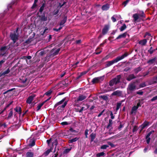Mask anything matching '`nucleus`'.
Instances as JSON below:
<instances>
[{
	"label": "nucleus",
	"mask_w": 157,
	"mask_h": 157,
	"mask_svg": "<svg viewBox=\"0 0 157 157\" xmlns=\"http://www.w3.org/2000/svg\"><path fill=\"white\" fill-rule=\"evenodd\" d=\"M59 9H57L56 10H54L53 12V15H56L59 12Z\"/></svg>",
	"instance_id": "obj_43"
},
{
	"label": "nucleus",
	"mask_w": 157,
	"mask_h": 157,
	"mask_svg": "<svg viewBox=\"0 0 157 157\" xmlns=\"http://www.w3.org/2000/svg\"><path fill=\"white\" fill-rule=\"evenodd\" d=\"M135 78V76L133 74L129 75L127 78L126 79L128 81H130L132 79Z\"/></svg>",
	"instance_id": "obj_20"
},
{
	"label": "nucleus",
	"mask_w": 157,
	"mask_h": 157,
	"mask_svg": "<svg viewBox=\"0 0 157 157\" xmlns=\"http://www.w3.org/2000/svg\"><path fill=\"white\" fill-rule=\"evenodd\" d=\"M60 50V48H58V49L56 50L54 52L53 54V55L54 56H56V55H57L58 54Z\"/></svg>",
	"instance_id": "obj_36"
},
{
	"label": "nucleus",
	"mask_w": 157,
	"mask_h": 157,
	"mask_svg": "<svg viewBox=\"0 0 157 157\" xmlns=\"http://www.w3.org/2000/svg\"><path fill=\"white\" fill-rule=\"evenodd\" d=\"M154 51V50H152V47H151L150 48V49L148 50V52H149V53L150 54H151Z\"/></svg>",
	"instance_id": "obj_57"
},
{
	"label": "nucleus",
	"mask_w": 157,
	"mask_h": 157,
	"mask_svg": "<svg viewBox=\"0 0 157 157\" xmlns=\"http://www.w3.org/2000/svg\"><path fill=\"white\" fill-rule=\"evenodd\" d=\"M26 157H33L34 154L33 152L28 151L26 154Z\"/></svg>",
	"instance_id": "obj_22"
},
{
	"label": "nucleus",
	"mask_w": 157,
	"mask_h": 157,
	"mask_svg": "<svg viewBox=\"0 0 157 157\" xmlns=\"http://www.w3.org/2000/svg\"><path fill=\"white\" fill-rule=\"evenodd\" d=\"M157 100V95L156 96L154 97L151 100V101H152Z\"/></svg>",
	"instance_id": "obj_59"
},
{
	"label": "nucleus",
	"mask_w": 157,
	"mask_h": 157,
	"mask_svg": "<svg viewBox=\"0 0 157 157\" xmlns=\"http://www.w3.org/2000/svg\"><path fill=\"white\" fill-rule=\"evenodd\" d=\"M32 57L31 56H23L22 59L26 60L27 61V59L29 60Z\"/></svg>",
	"instance_id": "obj_38"
},
{
	"label": "nucleus",
	"mask_w": 157,
	"mask_h": 157,
	"mask_svg": "<svg viewBox=\"0 0 157 157\" xmlns=\"http://www.w3.org/2000/svg\"><path fill=\"white\" fill-rule=\"evenodd\" d=\"M35 97L36 95L34 94L29 96L26 100V103L28 104H31Z\"/></svg>",
	"instance_id": "obj_8"
},
{
	"label": "nucleus",
	"mask_w": 157,
	"mask_h": 157,
	"mask_svg": "<svg viewBox=\"0 0 157 157\" xmlns=\"http://www.w3.org/2000/svg\"><path fill=\"white\" fill-rule=\"evenodd\" d=\"M10 70L9 68H8L6 70L3 72H1L0 73V77L2 76H4L8 74L10 72Z\"/></svg>",
	"instance_id": "obj_14"
},
{
	"label": "nucleus",
	"mask_w": 157,
	"mask_h": 157,
	"mask_svg": "<svg viewBox=\"0 0 157 157\" xmlns=\"http://www.w3.org/2000/svg\"><path fill=\"white\" fill-rule=\"evenodd\" d=\"M40 20L41 21H45L47 20V16H45V14L44 13L43 14L39 16Z\"/></svg>",
	"instance_id": "obj_10"
},
{
	"label": "nucleus",
	"mask_w": 157,
	"mask_h": 157,
	"mask_svg": "<svg viewBox=\"0 0 157 157\" xmlns=\"http://www.w3.org/2000/svg\"><path fill=\"white\" fill-rule=\"evenodd\" d=\"M155 58L153 59H151V60H149L147 63L149 64H153L155 63Z\"/></svg>",
	"instance_id": "obj_37"
},
{
	"label": "nucleus",
	"mask_w": 157,
	"mask_h": 157,
	"mask_svg": "<svg viewBox=\"0 0 157 157\" xmlns=\"http://www.w3.org/2000/svg\"><path fill=\"white\" fill-rule=\"evenodd\" d=\"M154 131H151L146 136V138H150L149 136L151 135V134H152L154 132Z\"/></svg>",
	"instance_id": "obj_48"
},
{
	"label": "nucleus",
	"mask_w": 157,
	"mask_h": 157,
	"mask_svg": "<svg viewBox=\"0 0 157 157\" xmlns=\"http://www.w3.org/2000/svg\"><path fill=\"white\" fill-rule=\"evenodd\" d=\"M45 3H43L42 6L40 7V8L39 11L40 12L42 13L43 10H44V8L45 6Z\"/></svg>",
	"instance_id": "obj_29"
},
{
	"label": "nucleus",
	"mask_w": 157,
	"mask_h": 157,
	"mask_svg": "<svg viewBox=\"0 0 157 157\" xmlns=\"http://www.w3.org/2000/svg\"><path fill=\"white\" fill-rule=\"evenodd\" d=\"M78 139V138L77 137H75L74 138L69 140L68 141V143H73L77 141Z\"/></svg>",
	"instance_id": "obj_24"
},
{
	"label": "nucleus",
	"mask_w": 157,
	"mask_h": 157,
	"mask_svg": "<svg viewBox=\"0 0 157 157\" xmlns=\"http://www.w3.org/2000/svg\"><path fill=\"white\" fill-rule=\"evenodd\" d=\"M104 77L103 76L94 78L91 81L92 84H94L100 82L101 81H102L104 79Z\"/></svg>",
	"instance_id": "obj_4"
},
{
	"label": "nucleus",
	"mask_w": 157,
	"mask_h": 157,
	"mask_svg": "<svg viewBox=\"0 0 157 157\" xmlns=\"http://www.w3.org/2000/svg\"><path fill=\"white\" fill-rule=\"evenodd\" d=\"M104 154L105 153L104 152H102L97 154L96 155V156L97 157H100L101 156H103L104 155Z\"/></svg>",
	"instance_id": "obj_39"
},
{
	"label": "nucleus",
	"mask_w": 157,
	"mask_h": 157,
	"mask_svg": "<svg viewBox=\"0 0 157 157\" xmlns=\"http://www.w3.org/2000/svg\"><path fill=\"white\" fill-rule=\"evenodd\" d=\"M99 98L106 101H107L108 100L107 95H101L99 96Z\"/></svg>",
	"instance_id": "obj_26"
},
{
	"label": "nucleus",
	"mask_w": 157,
	"mask_h": 157,
	"mask_svg": "<svg viewBox=\"0 0 157 157\" xmlns=\"http://www.w3.org/2000/svg\"><path fill=\"white\" fill-rule=\"evenodd\" d=\"M69 124L68 123V122H67L66 121H64V122H62L61 123V124L63 125H67L68 124Z\"/></svg>",
	"instance_id": "obj_58"
},
{
	"label": "nucleus",
	"mask_w": 157,
	"mask_h": 157,
	"mask_svg": "<svg viewBox=\"0 0 157 157\" xmlns=\"http://www.w3.org/2000/svg\"><path fill=\"white\" fill-rule=\"evenodd\" d=\"M133 17L134 21H137L139 18V15L138 14L136 13L133 15Z\"/></svg>",
	"instance_id": "obj_31"
},
{
	"label": "nucleus",
	"mask_w": 157,
	"mask_h": 157,
	"mask_svg": "<svg viewBox=\"0 0 157 157\" xmlns=\"http://www.w3.org/2000/svg\"><path fill=\"white\" fill-rule=\"evenodd\" d=\"M66 2H64L63 3V4H61V3H59V6L60 7V8H61V7H62L63 6V5L66 3Z\"/></svg>",
	"instance_id": "obj_62"
},
{
	"label": "nucleus",
	"mask_w": 157,
	"mask_h": 157,
	"mask_svg": "<svg viewBox=\"0 0 157 157\" xmlns=\"http://www.w3.org/2000/svg\"><path fill=\"white\" fill-rule=\"evenodd\" d=\"M85 107H82L81 108V109H80L79 111V113H82V111L83 110H86V109H84Z\"/></svg>",
	"instance_id": "obj_55"
},
{
	"label": "nucleus",
	"mask_w": 157,
	"mask_h": 157,
	"mask_svg": "<svg viewBox=\"0 0 157 157\" xmlns=\"http://www.w3.org/2000/svg\"><path fill=\"white\" fill-rule=\"evenodd\" d=\"M101 9L103 10H107L108 9V4L103 5L101 7Z\"/></svg>",
	"instance_id": "obj_30"
},
{
	"label": "nucleus",
	"mask_w": 157,
	"mask_h": 157,
	"mask_svg": "<svg viewBox=\"0 0 157 157\" xmlns=\"http://www.w3.org/2000/svg\"><path fill=\"white\" fill-rule=\"evenodd\" d=\"M6 59H4L0 61V66L1 67L2 64L4 63L6 61Z\"/></svg>",
	"instance_id": "obj_46"
},
{
	"label": "nucleus",
	"mask_w": 157,
	"mask_h": 157,
	"mask_svg": "<svg viewBox=\"0 0 157 157\" xmlns=\"http://www.w3.org/2000/svg\"><path fill=\"white\" fill-rule=\"evenodd\" d=\"M127 54L125 53L122 55L121 56L117 57L116 59L111 61H109V66L111 65L114 63H117L118 61L123 59L124 57L127 56Z\"/></svg>",
	"instance_id": "obj_1"
},
{
	"label": "nucleus",
	"mask_w": 157,
	"mask_h": 157,
	"mask_svg": "<svg viewBox=\"0 0 157 157\" xmlns=\"http://www.w3.org/2000/svg\"><path fill=\"white\" fill-rule=\"evenodd\" d=\"M69 130L70 132H74L75 133H77L78 132L74 130L72 128H71L69 129Z\"/></svg>",
	"instance_id": "obj_50"
},
{
	"label": "nucleus",
	"mask_w": 157,
	"mask_h": 157,
	"mask_svg": "<svg viewBox=\"0 0 157 157\" xmlns=\"http://www.w3.org/2000/svg\"><path fill=\"white\" fill-rule=\"evenodd\" d=\"M141 70V68L140 67H138L134 69V71L135 73L136 74L139 72Z\"/></svg>",
	"instance_id": "obj_34"
},
{
	"label": "nucleus",
	"mask_w": 157,
	"mask_h": 157,
	"mask_svg": "<svg viewBox=\"0 0 157 157\" xmlns=\"http://www.w3.org/2000/svg\"><path fill=\"white\" fill-rule=\"evenodd\" d=\"M126 28V26L125 24H123L122 26L120 28V30L121 31H122L124 30Z\"/></svg>",
	"instance_id": "obj_40"
},
{
	"label": "nucleus",
	"mask_w": 157,
	"mask_h": 157,
	"mask_svg": "<svg viewBox=\"0 0 157 157\" xmlns=\"http://www.w3.org/2000/svg\"><path fill=\"white\" fill-rule=\"evenodd\" d=\"M107 40L106 39V40H105L101 44H100V46H101V47H102L103 46L104 44H105L106 43V42H107Z\"/></svg>",
	"instance_id": "obj_52"
},
{
	"label": "nucleus",
	"mask_w": 157,
	"mask_h": 157,
	"mask_svg": "<svg viewBox=\"0 0 157 157\" xmlns=\"http://www.w3.org/2000/svg\"><path fill=\"white\" fill-rule=\"evenodd\" d=\"M87 73V72L86 71H83V72H81L80 74V75L82 76V75L86 74Z\"/></svg>",
	"instance_id": "obj_63"
},
{
	"label": "nucleus",
	"mask_w": 157,
	"mask_h": 157,
	"mask_svg": "<svg viewBox=\"0 0 157 157\" xmlns=\"http://www.w3.org/2000/svg\"><path fill=\"white\" fill-rule=\"evenodd\" d=\"M10 112L8 114V117L6 118L8 119H10L13 117V109L11 108L10 110Z\"/></svg>",
	"instance_id": "obj_19"
},
{
	"label": "nucleus",
	"mask_w": 157,
	"mask_h": 157,
	"mask_svg": "<svg viewBox=\"0 0 157 157\" xmlns=\"http://www.w3.org/2000/svg\"><path fill=\"white\" fill-rule=\"evenodd\" d=\"M87 98V96L84 95H79L77 98V101H81Z\"/></svg>",
	"instance_id": "obj_12"
},
{
	"label": "nucleus",
	"mask_w": 157,
	"mask_h": 157,
	"mask_svg": "<svg viewBox=\"0 0 157 157\" xmlns=\"http://www.w3.org/2000/svg\"><path fill=\"white\" fill-rule=\"evenodd\" d=\"M116 16L114 15L111 17V19L113 22H115V21H116Z\"/></svg>",
	"instance_id": "obj_51"
},
{
	"label": "nucleus",
	"mask_w": 157,
	"mask_h": 157,
	"mask_svg": "<svg viewBox=\"0 0 157 157\" xmlns=\"http://www.w3.org/2000/svg\"><path fill=\"white\" fill-rule=\"evenodd\" d=\"M138 109V107H137L136 106H134L132 109V113L135 112Z\"/></svg>",
	"instance_id": "obj_42"
},
{
	"label": "nucleus",
	"mask_w": 157,
	"mask_h": 157,
	"mask_svg": "<svg viewBox=\"0 0 157 157\" xmlns=\"http://www.w3.org/2000/svg\"><path fill=\"white\" fill-rule=\"evenodd\" d=\"M8 49L7 47L5 46L2 47L0 48V51L1 53H0V56H5L6 53V52L7 51Z\"/></svg>",
	"instance_id": "obj_7"
},
{
	"label": "nucleus",
	"mask_w": 157,
	"mask_h": 157,
	"mask_svg": "<svg viewBox=\"0 0 157 157\" xmlns=\"http://www.w3.org/2000/svg\"><path fill=\"white\" fill-rule=\"evenodd\" d=\"M149 123V122L145 121L144 123L140 126L141 129L140 131L144 129L145 127L148 126Z\"/></svg>",
	"instance_id": "obj_16"
},
{
	"label": "nucleus",
	"mask_w": 157,
	"mask_h": 157,
	"mask_svg": "<svg viewBox=\"0 0 157 157\" xmlns=\"http://www.w3.org/2000/svg\"><path fill=\"white\" fill-rule=\"evenodd\" d=\"M71 149L67 148L65 149L63 151L64 153H67L69 152L71 150Z\"/></svg>",
	"instance_id": "obj_49"
},
{
	"label": "nucleus",
	"mask_w": 157,
	"mask_h": 157,
	"mask_svg": "<svg viewBox=\"0 0 157 157\" xmlns=\"http://www.w3.org/2000/svg\"><path fill=\"white\" fill-rule=\"evenodd\" d=\"M67 103V101H65L64 104L61 105L59 106L57 108V110L59 112L62 111L63 110V108L65 107Z\"/></svg>",
	"instance_id": "obj_9"
},
{
	"label": "nucleus",
	"mask_w": 157,
	"mask_h": 157,
	"mask_svg": "<svg viewBox=\"0 0 157 157\" xmlns=\"http://www.w3.org/2000/svg\"><path fill=\"white\" fill-rule=\"evenodd\" d=\"M108 31V25H106L102 30V34L105 35L106 34Z\"/></svg>",
	"instance_id": "obj_18"
},
{
	"label": "nucleus",
	"mask_w": 157,
	"mask_h": 157,
	"mask_svg": "<svg viewBox=\"0 0 157 157\" xmlns=\"http://www.w3.org/2000/svg\"><path fill=\"white\" fill-rule=\"evenodd\" d=\"M148 36L149 37H151V38L152 37L151 36V34L148 33H146V34L144 36V37H146V36Z\"/></svg>",
	"instance_id": "obj_53"
},
{
	"label": "nucleus",
	"mask_w": 157,
	"mask_h": 157,
	"mask_svg": "<svg viewBox=\"0 0 157 157\" xmlns=\"http://www.w3.org/2000/svg\"><path fill=\"white\" fill-rule=\"evenodd\" d=\"M52 90H48V91H47V92H46L44 94V95H45L48 96H49L51 94H52Z\"/></svg>",
	"instance_id": "obj_35"
},
{
	"label": "nucleus",
	"mask_w": 157,
	"mask_h": 157,
	"mask_svg": "<svg viewBox=\"0 0 157 157\" xmlns=\"http://www.w3.org/2000/svg\"><path fill=\"white\" fill-rule=\"evenodd\" d=\"M67 17L66 15H64V17L63 19L59 23V25L61 26H64V24L66 23L67 20Z\"/></svg>",
	"instance_id": "obj_11"
},
{
	"label": "nucleus",
	"mask_w": 157,
	"mask_h": 157,
	"mask_svg": "<svg viewBox=\"0 0 157 157\" xmlns=\"http://www.w3.org/2000/svg\"><path fill=\"white\" fill-rule=\"evenodd\" d=\"M35 140H33L29 144V146L31 147H33L35 145Z\"/></svg>",
	"instance_id": "obj_41"
},
{
	"label": "nucleus",
	"mask_w": 157,
	"mask_h": 157,
	"mask_svg": "<svg viewBox=\"0 0 157 157\" xmlns=\"http://www.w3.org/2000/svg\"><path fill=\"white\" fill-rule=\"evenodd\" d=\"M110 117L112 119H113L114 118V116L113 115V114L112 112L111 111H110Z\"/></svg>",
	"instance_id": "obj_56"
},
{
	"label": "nucleus",
	"mask_w": 157,
	"mask_h": 157,
	"mask_svg": "<svg viewBox=\"0 0 157 157\" xmlns=\"http://www.w3.org/2000/svg\"><path fill=\"white\" fill-rule=\"evenodd\" d=\"M44 103L42 102L39 104L37 107V109H36V111H38L40 109L41 107L44 105Z\"/></svg>",
	"instance_id": "obj_32"
},
{
	"label": "nucleus",
	"mask_w": 157,
	"mask_h": 157,
	"mask_svg": "<svg viewBox=\"0 0 157 157\" xmlns=\"http://www.w3.org/2000/svg\"><path fill=\"white\" fill-rule=\"evenodd\" d=\"M47 144L49 145V144L50 143H52V147L54 145L55 146V147L54 148V150L53 151V153H55L56 151V147L58 144V141L57 139H52L51 138L50 139H49L48 140H47Z\"/></svg>",
	"instance_id": "obj_2"
},
{
	"label": "nucleus",
	"mask_w": 157,
	"mask_h": 157,
	"mask_svg": "<svg viewBox=\"0 0 157 157\" xmlns=\"http://www.w3.org/2000/svg\"><path fill=\"white\" fill-rule=\"evenodd\" d=\"M108 147V145H102L101 147V149H106L107 147Z\"/></svg>",
	"instance_id": "obj_47"
},
{
	"label": "nucleus",
	"mask_w": 157,
	"mask_h": 157,
	"mask_svg": "<svg viewBox=\"0 0 157 157\" xmlns=\"http://www.w3.org/2000/svg\"><path fill=\"white\" fill-rule=\"evenodd\" d=\"M37 6L36 3H34L32 6L31 7V9H33L35 8Z\"/></svg>",
	"instance_id": "obj_60"
},
{
	"label": "nucleus",
	"mask_w": 157,
	"mask_h": 157,
	"mask_svg": "<svg viewBox=\"0 0 157 157\" xmlns=\"http://www.w3.org/2000/svg\"><path fill=\"white\" fill-rule=\"evenodd\" d=\"M121 76L119 75L117 76L116 78L113 79L110 81L109 85L110 86H113L114 84H116L119 83L120 81Z\"/></svg>",
	"instance_id": "obj_3"
},
{
	"label": "nucleus",
	"mask_w": 157,
	"mask_h": 157,
	"mask_svg": "<svg viewBox=\"0 0 157 157\" xmlns=\"http://www.w3.org/2000/svg\"><path fill=\"white\" fill-rule=\"evenodd\" d=\"M21 82L23 83H25L27 80V78H26L22 77V78H20Z\"/></svg>",
	"instance_id": "obj_33"
},
{
	"label": "nucleus",
	"mask_w": 157,
	"mask_h": 157,
	"mask_svg": "<svg viewBox=\"0 0 157 157\" xmlns=\"http://www.w3.org/2000/svg\"><path fill=\"white\" fill-rule=\"evenodd\" d=\"M10 37L11 39L13 40L14 44L16 42L17 40L18 39V35L16 34L15 33H11Z\"/></svg>",
	"instance_id": "obj_5"
},
{
	"label": "nucleus",
	"mask_w": 157,
	"mask_h": 157,
	"mask_svg": "<svg viewBox=\"0 0 157 157\" xmlns=\"http://www.w3.org/2000/svg\"><path fill=\"white\" fill-rule=\"evenodd\" d=\"M147 42V40L146 39H144L140 41L139 42V43L142 45H144L146 44Z\"/></svg>",
	"instance_id": "obj_21"
},
{
	"label": "nucleus",
	"mask_w": 157,
	"mask_h": 157,
	"mask_svg": "<svg viewBox=\"0 0 157 157\" xmlns=\"http://www.w3.org/2000/svg\"><path fill=\"white\" fill-rule=\"evenodd\" d=\"M136 88V86L134 84H129L127 88V91L128 93H130L133 91Z\"/></svg>",
	"instance_id": "obj_6"
},
{
	"label": "nucleus",
	"mask_w": 157,
	"mask_h": 157,
	"mask_svg": "<svg viewBox=\"0 0 157 157\" xmlns=\"http://www.w3.org/2000/svg\"><path fill=\"white\" fill-rule=\"evenodd\" d=\"M53 147H50V149L47 150L45 152H44V154L45 155V156L48 155L50 152L52 151L53 150Z\"/></svg>",
	"instance_id": "obj_23"
},
{
	"label": "nucleus",
	"mask_w": 157,
	"mask_h": 157,
	"mask_svg": "<svg viewBox=\"0 0 157 157\" xmlns=\"http://www.w3.org/2000/svg\"><path fill=\"white\" fill-rule=\"evenodd\" d=\"M121 103H118L117 104V108H116V110H117L119 109L120 108L121 106Z\"/></svg>",
	"instance_id": "obj_45"
},
{
	"label": "nucleus",
	"mask_w": 157,
	"mask_h": 157,
	"mask_svg": "<svg viewBox=\"0 0 157 157\" xmlns=\"http://www.w3.org/2000/svg\"><path fill=\"white\" fill-rule=\"evenodd\" d=\"M129 2V1L128 0H126V1H125L122 4L123 5L124 4V6H126V5Z\"/></svg>",
	"instance_id": "obj_64"
},
{
	"label": "nucleus",
	"mask_w": 157,
	"mask_h": 157,
	"mask_svg": "<svg viewBox=\"0 0 157 157\" xmlns=\"http://www.w3.org/2000/svg\"><path fill=\"white\" fill-rule=\"evenodd\" d=\"M126 33H124L121 35H119L117 38V39H119L121 38H125L127 35Z\"/></svg>",
	"instance_id": "obj_25"
},
{
	"label": "nucleus",
	"mask_w": 157,
	"mask_h": 157,
	"mask_svg": "<svg viewBox=\"0 0 157 157\" xmlns=\"http://www.w3.org/2000/svg\"><path fill=\"white\" fill-rule=\"evenodd\" d=\"M13 102V101H11L10 103L8 104L6 107L4 109L2 110L1 112H0L1 113H2L4 111H5L6 109L8 108Z\"/></svg>",
	"instance_id": "obj_27"
},
{
	"label": "nucleus",
	"mask_w": 157,
	"mask_h": 157,
	"mask_svg": "<svg viewBox=\"0 0 157 157\" xmlns=\"http://www.w3.org/2000/svg\"><path fill=\"white\" fill-rule=\"evenodd\" d=\"M109 127L111 126V125L113 124L112 121L111 120H109Z\"/></svg>",
	"instance_id": "obj_54"
},
{
	"label": "nucleus",
	"mask_w": 157,
	"mask_h": 157,
	"mask_svg": "<svg viewBox=\"0 0 157 157\" xmlns=\"http://www.w3.org/2000/svg\"><path fill=\"white\" fill-rule=\"evenodd\" d=\"M146 86V85L145 83H143L141 84L140 85V87H143Z\"/></svg>",
	"instance_id": "obj_61"
},
{
	"label": "nucleus",
	"mask_w": 157,
	"mask_h": 157,
	"mask_svg": "<svg viewBox=\"0 0 157 157\" xmlns=\"http://www.w3.org/2000/svg\"><path fill=\"white\" fill-rule=\"evenodd\" d=\"M14 109L20 115L22 113V109L20 107L17 106Z\"/></svg>",
	"instance_id": "obj_17"
},
{
	"label": "nucleus",
	"mask_w": 157,
	"mask_h": 157,
	"mask_svg": "<svg viewBox=\"0 0 157 157\" xmlns=\"http://www.w3.org/2000/svg\"><path fill=\"white\" fill-rule=\"evenodd\" d=\"M121 94L122 92L121 91L119 90H117L113 93L112 94V95L119 96H121Z\"/></svg>",
	"instance_id": "obj_15"
},
{
	"label": "nucleus",
	"mask_w": 157,
	"mask_h": 157,
	"mask_svg": "<svg viewBox=\"0 0 157 157\" xmlns=\"http://www.w3.org/2000/svg\"><path fill=\"white\" fill-rule=\"evenodd\" d=\"M65 99H66L65 98H63L61 100L59 101L58 102H57V104L59 105H60V104H62L63 103V102H64V101L65 100Z\"/></svg>",
	"instance_id": "obj_44"
},
{
	"label": "nucleus",
	"mask_w": 157,
	"mask_h": 157,
	"mask_svg": "<svg viewBox=\"0 0 157 157\" xmlns=\"http://www.w3.org/2000/svg\"><path fill=\"white\" fill-rule=\"evenodd\" d=\"M17 0H14L12 1V2L8 5V9H10L12 8L13 5H16L17 3Z\"/></svg>",
	"instance_id": "obj_13"
},
{
	"label": "nucleus",
	"mask_w": 157,
	"mask_h": 157,
	"mask_svg": "<svg viewBox=\"0 0 157 157\" xmlns=\"http://www.w3.org/2000/svg\"><path fill=\"white\" fill-rule=\"evenodd\" d=\"M90 137L91 138V142H92L94 141L96 137V134L93 133H92L90 135Z\"/></svg>",
	"instance_id": "obj_28"
}]
</instances>
